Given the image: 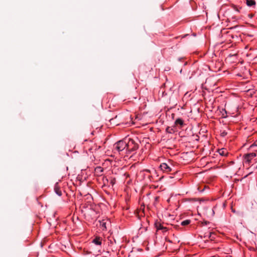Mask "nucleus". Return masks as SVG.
Returning a JSON list of instances; mask_svg holds the SVG:
<instances>
[{
  "mask_svg": "<svg viewBox=\"0 0 257 257\" xmlns=\"http://www.w3.org/2000/svg\"><path fill=\"white\" fill-rule=\"evenodd\" d=\"M126 140L117 142L113 145L112 152L113 156L119 155L121 158L128 157L126 149Z\"/></svg>",
  "mask_w": 257,
  "mask_h": 257,
  "instance_id": "1",
  "label": "nucleus"
},
{
  "mask_svg": "<svg viewBox=\"0 0 257 257\" xmlns=\"http://www.w3.org/2000/svg\"><path fill=\"white\" fill-rule=\"evenodd\" d=\"M159 168L163 173L174 174L177 173L174 163L171 160L161 163Z\"/></svg>",
  "mask_w": 257,
  "mask_h": 257,
  "instance_id": "2",
  "label": "nucleus"
},
{
  "mask_svg": "<svg viewBox=\"0 0 257 257\" xmlns=\"http://www.w3.org/2000/svg\"><path fill=\"white\" fill-rule=\"evenodd\" d=\"M126 152L128 157H132L133 154H135L136 151L139 148L138 144L133 139H128L127 141H126Z\"/></svg>",
  "mask_w": 257,
  "mask_h": 257,
  "instance_id": "3",
  "label": "nucleus"
},
{
  "mask_svg": "<svg viewBox=\"0 0 257 257\" xmlns=\"http://www.w3.org/2000/svg\"><path fill=\"white\" fill-rule=\"evenodd\" d=\"M256 156V154L255 152H252L250 153L245 154L244 155L243 157V162L244 163L249 164L251 160L255 157Z\"/></svg>",
  "mask_w": 257,
  "mask_h": 257,
  "instance_id": "4",
  "label": "nucleus"
},
{
  "mask_svg": "<svg viewBox=\"0 0 257 257\" xmlns=\"http://www.w3.org/2000/svg\"><path fill=\"white\" fill-rule=\"evenodd\" d=\"M159 174L156 171L154 170L153 172L151 173L150 175H149L148 177L151 181L152 182H158L161 181L163 178L164 176H162L157 179H155V177H158Z\"/></svg>",
  "mask_w": 257,
  "mask_h": 257,
  "instance_id": "5",
  "label": "nucleus"
},
{
  "mask_svg": "<svg viewBox=\"0 0 257 257\" xmlns=\"http://www.w3.org/2000/svg\"><path fill=\"white\" fill-rule=\"evenodd\" d=\"M100 149V146H97L95 144L91 143V146L88 148V151L91 153H96Z\"/></svg>",
  "mask_w": 257,
  "mask_h": 257,
  "instance_id": "6",
  "label": "nucleus"
},
{
  "mask_svg": "<svg viewBox=\"0 0 257 257\" xmlns=\"http://www.w3.org/2000/svg\"><path fill=\"white\" fill-rule=\"evenodd\" d=\"M102 238L99 236H95L92 240V243L96 245L101 246Z\"/></svg>",
  "mask_w": 257,
  "mask_h": 257,
  "instance_id": "7",
  "label": "nucleus"
},
{
  "mask_svg": "<svg viewBox=\"0 0 257 257\" xmlns=\"http://www.w3.org/2000/svg\"><path fill=\"white\" fill-rule=\"evenodd\" d=\"M185 124L184 121L181 118H178L175 121V125L176 126H179V128H181Z\"/></svg>",
  "mask_w": 257,
  "mask_h": 257,
  "instance_id": "8",
  "label": "nucleus"
},
{
  "mask_svg": "<svg viewBox=\"0 0 257 257\" xmlns=\"http://www.w3.org/2000/svg\"><path fill=\"white\" fill-rule=\"evenodd\" d=\"M246 5L252 8H255L256 6V2L254 0H246Z\"/></svg>",
  "mask_w": 257,
  "mask_h": 257,
  "instance_id": "9",
  "label": "nucleus"
},
{
  "mask_svg": "<svg viewBox=\"0 0 257 257\" xmlns=\"http://www.w3.org/2000/svg\"><path fill=\"white\" fill-rule=\"evenodd\" d=\"M54 191L59 196L62 195V192L58 183H56L54 186Z\"/></svg>",
  "mask_w": 257,
  "mask_h": 257,
  "instance_id": "10",
  "label": "nucleus"
},
{
  "mask_svg": "<svg viewBox=\"0 0 257 257\" xmlns=\"http://www.w3.org/2000/svg\"><path fill=\"white\" fill-rule=\"evenodd\" d=\"M103 172V168H102L101 167H96L95 169V172L98 176L102 175Z\"/></svg>",
  "mask_w": 257,
  "mask_h": 257,
  "instance_id": "11",
  "label": "nucleus"
},
{
  "mask_svg": "<svg viewBox=\"0 0 257 257\" xmlns=\"http://www.w3.org/2000/svg\"><path fill=\"white\" fill-rule=\"evenodd\" d=\"M100 223V227L101 228L102 230H106L107 229L106 227V222L105 220H102V221H99Z\"/></svg>",
  "mask_w": 257,
  "mask_h": 257,
  "instance_id": "12",
  "label": "nucleus"
},
{
  "mask_svg": "<svg viewBox=\"0 0 257 257\" xmlns=\"http://www.w3.org/2000/svg\"><path fill=\"white\" fill-rule=\"evenodd\" d=\"M218 152L222 156H226L228 154L227 150L224 148L219 149Z\"/></svg>",
  "mask_w": 257,
  "mask_h": 257,
  "instance_id": "13",
  "label": "nucleus"
},
{
  "mask_svg": "<svg viewBox=\"0 0 257 257\" xmlns=\"http://www.w3.org/2000/svg\"><path fill=\"white\" fill-rule=\"evenodd\" d=\"M155 227L157 230H161L162 229L163 225L160 222H156L155 223Z\"/></svg>",
  "mask_w": 257,
  "mask_h": 257,
  "instance_id": "14",
  "label": "nucleus"
},
{
  "mask_svg": "<svg viewBox=\"0 0 257 257\" xmlns=\"http://www.w3.org/2000/svg\"><path fill=\"white\" fill-rule=\"evenodd\" d=\"M191 222L190 220L189 219H186L181 222V224L182 226H185L189 224Z\"/></svg>",
  "mask_w": 257,
  "mask_h": 257,
  "instance_id": "15",
  "label": "nucleus"
},
{
  "mask_svg": "<svg viewBox=\"0 0 257 257\" xmlns=\"http://www.w3.org/2000/svg\"><path fill=\"white\" fill-rule=\"evenodd\" d=\"M110 183L112 186H113L116 183V179L114 177H110L109 178Z\"/></svg>",
  "mask_w": 257,
  "mask_h": 257,
  "instance_id": "16",
  "label": "nucleus"
},
{
  "mask_svg": "<svg viewBox=\"0 0 257 257\" xmlns=\"http://www.w3.org/2000/svg\"><path fill=\"white\" fill-rule=\"evenodd\" d=\"M257 147V142H254L253 144H252L250 146V148H253L254 147Z\"/></svg>",
  "mask_w": 257,
  "mask_h": 257,
  "instance_id": "17",
  "label": "nucleus"
},
{
  "mask_svg": "<svg viewBox=\"0 0 257 257\" xmlns=\"http://www.w3.org/2000/svg\"><path fill=\"white\" fill-rule=\"evenodd\" d=\"M161 230H162L163 232H166L168 231L167 228L166 227H164V226H163L162 227V229H161Z\"/></svg>",
  "mask_w": 257,
  "mask_h": 257,
  "instance_id": "18",
  "label": "nucleus"
},
{
  "mask_svg": "<svg viewBox=\"0 0 257 257\" xmlns=\"http://www.w3.org/2000/svg\"><path fill=\"white\" fill-rule=\"evenodd\" d=\"M143 171V172H146L148 173L149 174H151V173H152L151 171L150 170H148V169L144 170Z\"/></svg>",
  "mask_w": 257,
  "mask_h": 257,
  "instance_id": "19",
  "label": "nucleus"
},
{
  "mask_svg": "<svg viewBox=\"0 0 257 257\" xmlns=\"http://www.w3.org/2000/svg\"><path fill=\"white\" fill-rule=\"evenodd\" d=\"M222 134L223 136H224L226 135L227 133L225 132H223Z\"/></svg>",
  "mask_w": 257,
  "mask_h": 257,
  "instance_id": "20",
  "label": "nucleus"
},
{
  "mask_svg": "<svg viewBox=\"0 0 257 257\" xmlns=\"http://www.w3.org/2000/svg\"><path fill=\"white\" fill-rule=\"evenodd\" d=\"M222 116H223V117H226V115H224V114L223 113V114H222Z\"/></svg>",
  "mask_w": 257,
  "mask_h": 257,
  "instance_id": "21",
  "label": "nucleus"
},
{
  "mask_svg": "<svg viewBox=\"0 0 257 257\" xmlns=\"http://www.w3.org/2000/svg\"><path fill=\"white\" fill-rule=\"evenodd\" d=\"M209 234H210V236H209V237H211V232H209Z\"/></svg>",
  "mask_w": 257,
  "mask_h": 257,
  "instance_id": "22",
  "label": "nucleus"
},
{
  "mask_svg": "<svg viewBox=\"0 0 257 257\" xmlns=\"http://www.w3.org/2000/svg\"><path fill=\"white\" fill-rule=\"evenodd\" d=\"M205 224L206 225L207 223V222H205Z\"/></svg>",
  "mask_w": 257,
  "mask_h": 257,
  "instance_id": "23",
  "label": "nucleus"
},
{
  "mask_svg": "<svg viewBox=\"0 0 257 257\" xmlns=\"http://www.w3.org/2000/svg\"><path fill=\"white\" fill-rule=\"evenodd\" d=\"M224 111H225V113L226 114V111H225V110H224Z\"/></svg>",
  "mask_w": 257,
  "mask_h": 257,
  "instance_id": "24",
  "label": "nucleus"
},
{
  "mask_svg": "<svg viewBox=\"0 0 257 257\" xmlns=\"http://www.w3.org/2000/svg\"><path fill=\"white\" fill-rule=\"evenodd\" d=\"M255 151L257 152V150H255Z\"/></svg>",
  "mask_w": 257,
  "mask_h": 257,
  "instance_id": "25",
  "label": "nucleus"
}]
</instances>
